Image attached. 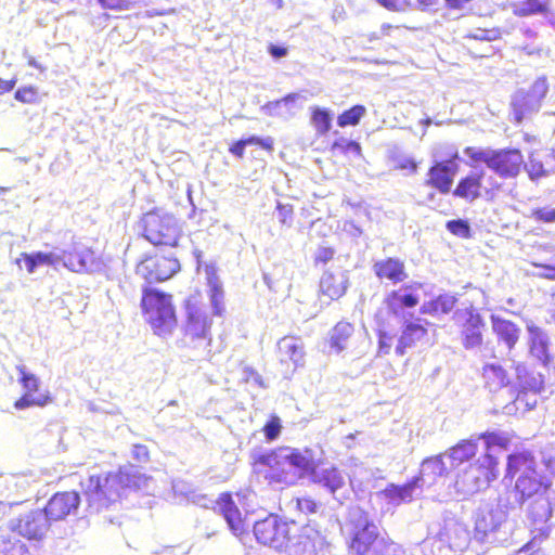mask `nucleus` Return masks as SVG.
Instances as JSON below:
<instances>
[{"label": "nucleus", "mask_w": 555, "mask_h": 555, "mask_svg": "<svg viewBox=\"0 0 555 555\" xmlns=\"http://www.w3.org/2000/svg\"><path fill=\"white\" fill-rule=\"evenodd\" d=\"M498 475V459L490 453H485L456 476L454 488L457 492L476 493L487 489Z\"/></svg>", "instance_id": "nucleus-5"}, {"label": "nucleus", "mask_w": 555, "mask_h": 555, "mask_svg": "<svg viewBox=\"0 0 555 555\" xmlns=\"http://www.w3.org/2000/svg\"><path fill=\"white\" fill-rule=\"evenodd\" d=\"M283 454L287 459L288 466L293 469L297 468L302 473L314 475L315 462L313 452L309 448L302 450L297 448L282 447Z\"/></svg>", "instance_id": "nucleus-21"}, {"label": "nucleus", "mask_w": 555, "mask_h": 555, "mask_svg": "<svg viewBox=\"0 0 555 555\" xmlns=\"http://www.w3.org/2000/svg\"><path fill=\"white\" fill-rule=\"evenodd\" d=\"M4 555H28V551L24 545H12Z\"/></svg>", "instance_id": "nucleus-62"}, {"label": "nucleus", "mask_w": 555, "mask_h": 555, "mask_svg": "<svg viewBox=\"0 0 555 555\" xmlns=\"http://www.w3.org/2000/svg\"><path fill=\"white\" fill-rule=\"evenodd\" d=\"M530 333V340H531V347H546L547 339L544 332L537 327V326H530L529 327Z\"/></svg>", "instance_id": "nucleus-53"}, {"label": "nucleus", "mask_w": 555, "mask_h": 555, "mask_svg": "<svg viewBox=\"0 0 555 555\" xmlns=\"http://www.w3.org/2000/svg\"><path fill=\"white\" fill-rule=\"evenodd\" d=\"M491 322L500 343L513 347L518 341L520 330L512 321L492 317Z\"/></svg>", "instance_id": "nucleus-25"}, {"label": "nucleus", "mask_w": 555, "mask_h": 555, "mask_svg": "<svg viewBox=\"0 0 555 555\" xmlns=\"http://www.w3.org/2000/svg\"><path fill=\"white\" fill-rule=\"evenodd\" d=\"M16 78H12L9 80L0 78V94H4L12 91L16 85Z\"/></svg>", "instance_id": "nucleus-58"}, {"label": "nucleus", "mask_w": 555, "mask_h": 555, "mask_svg": "<svg viewBox=\"0 0 555 555\" xmlns=\"http://www.w3.org/2000/svg\"><path fill=\"white\" fill-rule=\"evenodd\" d=\"M218 512L227 520L229 528L235 535H242L246 532L245 518L235 504L230 492H222L216 500Z\"/></svg>", "instance_id": "nucleus-19"}, {"label": "nucleus", "mask_w": 555, "mask_h": 555, "mask_svg": "<svg viewBox=\"0 0 555 555\" xmlns=\"http://www.w3.org/2000/svg\"><path fill=\"white\" fill-rule=\"evenodd\" d=\"M459 159V152L456 149L449 154L447 162L437 160L428 168L425 185L438 191L442 195H447L452 192V185L454 177L457 173L459 166L456 160Z\"/></svg>", "instance_id": "nucleus-13"}, {"label": "nucleus", "mask_w": 555, "mask_h": 555, "mask_svg": "<svg viewBox=\"0 0 555 555\" xmlns=\"http://www.w3.org/2000/svg\"><path fill=\"white\" fill-rule=\"evenodd\" d=\"M140 308L145 323L156 336L167 337L177 328L178 318L171 294L144 286Z\"/></svg>", "instance_id": "nucleus-1"}, {"label": "nucleus", "mask_w": 555, "mask_h": 555, "mask_svg": "<svg viewBox=\"0 0 555 555\" xmlns=\"http://www.w3.org/2000/svg\"><path fill=\"white\" fill-rule=\"evenodd\" d=\"M253 466L258 468L269 485L293 486L301 475H297L287 464L283 448L270 450L254 457Z\"/></svg>", "instance_id": "nucleus-7"}, {"label": "nucleus", "mask_w": 555, "mask_h": 555, "mask_svg": "<svg viewBox=\"0 0 555 555\" xmlns=\"http://www.w3.org/2000/svg\"><path fill=\"white\" fill-rule=\"evenodd\" d=\"M423 464L431 465L435 473L439 476H443L448 474V469L446 467L443 456L441 454L427 457Z\"/></svg>", "instance_id": "nucleus-52"}, {"label": "nucleus", "mask_w": 555, "mask_h": 555, "mask_svg": "<svg viewBox=\"0 0 555 555\" xmlns=\"http://www.w3.org/2000/svg\"><path fill=\"white\" fill-rule=\"evenodd\" d=\"M351 525L347 545L350 555H391L395 551L393 540L382 532L366 513Z\"/></svg>", "instance_id": "nucleus-3"}, {"label": "nucleus", "mask_w": 555, "mask_h": 555, "mask_svg": "<svg viewBox=\"0 0 555 555\" xmlns=\"http://www.w3.org/2000/svg\"><path fill=\"white\" fill-rule=\"evenodd\" d=\"M347 291L346 282L334 273L325 272L320 280V298H324L326 304L338 300Z\"/></svg>", "instance_id": "nucleus-23"}, {"label": "nucleus", "mask_w": 555, "mask_h": 555, "mask_svg": "<svg viewBox=\"0 0 555 555\" xmlns=\"http://www.w3.org/2000/svg\"><path fill=\"white\" fill-rule=\"evenodd\" d=\"M51 522L43 508H35L10 522V530L27 540H41L49 531Z\"/></svg>", "instance_id": "nucleus-14"}, {"label": "nucleus", "mask_w": 555, "mask_h": 555, "mask_svg": "<svg viewBox=\"0 0 555 555\" xmlns=\"http://www.w3.org/2000/svg\"><path fill=\"white\" fill-rule=\"evenodd\" d=\"M464 154L473 163H483L488 168H490L493 150H481L475 146H466L464 149Z\"/></svg>", "instance_id": "nucleus-41"}, {"label": "nucleus", "mask_w": 555, "mask_h": 555, "mask_svg": "<svg viewBox=\"0 0 555 555\" xmlns=\"http://www.w3.org/2000/svg\"><path fill=\"white\" fill-rule=\"evenodd\" d=\"M312 481L328 489L332 493L341 489L345 486V478L343 473L335 466L323 469L320 474L314 472Z\"/></svg>", "instance_id": "nucleus-26"}, {"label": "nucleus", "mask_w": 555, "mask_h": 555, "mask_svg": "<svg viewBox=\"0 0 555 555\" xmlns=\"http://www.w3.org/2000/svg\"><path fill=\"white\" fill-rule=\"evenodd\" d=\"M504 478L515 480L514 492L519 504L544 489L535 460L529 452H515L507 456Z\"/></svg>", "instance_id": "nucleus-2"}, {"label": "nucleus", "mask_w": 555, "mask_h": 555, "mask_svg": "<svg viewBox=\"0 0 555 555\" xmlns=\"http://www.w3.org/2000/svg\"><path fill=\"white\" fill-rule=\"evenodd\" d=\"M246 146L247 143L245 142V139H240L229 146V152L236 158L242 159L244 158Z\"/></svg>", "instance_id": "nucleus-55"}, {"label": "nucleus", "mask_w": 555, "mask_h": 555, "mask_svg": "<svg viewBox=\"0 0 555 555\" xmlns=\"http://www.w3.org/2000/svg\"><path fill=\"white\" fill-rule=\"evenodd\" d=\"M80 505V495L77 491L55 492L46 503L43 511L50 522L64 520L75 514Z\"/></svg>", "instance_id": "nucleus-16"}, {"label": "nucleus", "mask_w": 555, "mask_h": 555, "mask_svg": "<svg viewBox=\"0 0 555 555\" xmlns=\"http://www.w3.org/2000/svg\"><path fill=\"white\" fill-rule=\"evenodd\" d=\"M282 422L276 414H271L262 427V433L267 441H274L282 431Z\"/></svg>", "instance_id": "nucleus-38"}, {"label": "nucleus", "mask_w": 555, "mask_h": 555, "mask_svg": "<svg viewBox=\"0 0 555 555\" xmlns=\"http://www.w3.org/2000/svg\"><path fill=\"white\" fill-rule=\"evenodd\" d=\"M293 525L295 521H286L271 513L254 524L253 533L259 544L280 550L291 542Z\"/></svg>", "instance_id": "nucleus-8"}, {"label": "nucleus", "mask_w": 555, "mask_h": 555, "mask_svg": "<svg viewBox=\"0 0 555 555\" xmlns=\"http://www.w3.org/2000/svg\"><path fill=\"white\" fill-rule=\"evenodd\" d=\"M400 343L403 347L428 343L427 328L417 323H409L402 332Z\"/></svg>", "instance_id": "nucleus-30"}, {"label": "nucleus", "mask_w": 555, "mask_h": 555, "mask_svg": "<svg viewBox=\"0 0 555 555\" xmlns=\"http://www.w3.org/2000/svg\"><path fill=\"white\" fill-rule=\"evenodd\" d=\"M268 51L274 59H280L287 54V49L285 47L275 44H270Z\"/></svg>", "instance_id": "nucleus-60"}, {"label": "nucleus", "mask_w": 555, "mask_h": 555, "mask_svg": "<svg viewBox=\"0 0 555 555\" xmlns=\"http://www.w3.org/2000/svg\"><path fill=\"white\" fill-rule=\"evenodd\" d=\"M335 250L332 247L328 246H322L320 247L313 258V262L315 266L320 264H326L328 261H331L334 258Z\"/></svg>", "instance_id": "nucleus-50"}, {"label": "nucleus", "mask_w": 555, "mask_h": 555, "mask_svg": "<svg viewBox=\"0 0 555 555\" xmlns=\"http://www.w3.org/2000/svg\"><path fill=\"white\" fill-rule=\"evenodd\" d=\"M276 209L279 212V221L283 224H289L293 217V207L279 203Z\"/></svg>", "instance_id": "nucleus-54"}, {"label": "nucleus", "mask_w": 555, "mask_h": 555, "mask_svg": "<svg viewBox=\"0 0 555 555\" xmlns=\"http://www.w3.org/2000/svg\"><path fill=\"white\" fill-rule=\"evenodd\" d=\"M547 0H521L515 7V14L518 16H529L547 12Z\"/></svg>", "instance_id": "nucleus-34"}, {"label": "nucleus", "mask_w": 555, "mask_h": 555, "mask_svg": "<svg viewBox=\"0 0 555 555\" xmlns=\"http://www.w3.org/2000/svg\"><path fill=\"white\" fill-rule=\"evenodd\" d=\"M332 117L327 109L321 107H312L311 124L320 135L326 134L331 129Z\"/></svg>", "instance_id": "nucleus-36"}, {"label": "nucleus", "mask_w": 555, "mask_h": 555, "mask_svg": "<svg viewBox=\"0 0 555 555\" xmlns=\"http://www.w3.org/2000/svg\"><path fill=\"white\" fill-rule=\"evenodd\" d=\"M20 378L18 382L24 389L23 395L14 401V408L16 410H24L30 406L43 408L53 402V397L49 391L40 392V380L39 378L28 372L24 365L16 367Z\"/></svg>", "instance_id": "nucleus-12"}, {"label": "nucleus", "mask_w": 555, "mask_h": 555, "mask_svg": "<svg viewBox=\"0 0 555 555\" xmlns=\"http://www.w3.org/2000/svg\"><path fill=\"white\" fill-rule=\"evenodd\" d=\"M24 56L26 59V63L29 67L36 68L40 73H43L47 70V66L39 61L36 56L31 55L27 51L24 52Z\"/></svg>", "instance_id": "nucleus-57"}, {"label": "nucleus", "mask_w": 555, "mask_h": 555, "mask_svg": "<svg viewBox=\"0 0 555 555\" xmlns=\"http://www.w3.org/2000/svg\"><path fill=\"white\" fill-rule=\"evenodd\" d=\"M142 234L154 245L176 247L181 237V227L176 218L160 209L145 212L141 218Z\"/></svg>", "instance_id": "nucleus-6"}, {"label": "nucleus", "mask_w": 555, "mask_h": 555, "mask_svg": "<svg viewBox=\"0 0 555 555\" xmlns=\"http://www.w3.org/2000/svg\"><path fill=\"white\" fill-rule=\"evenodd\" d=\"M448 231L462 238H470L472 232L469 223L463 219L450 220L446 224Z\"/></svg>", "instance_id": "nucleus-42"}, {"label": "nucleus", "mask_w": 555, "mask_h": 555, "mask_svg": "<svg viewBox=\"0 0 555 555\" xmlns=\"http://www.w3.org/2000/svg\"><path fill=\"white\" fill-rule=\"evenodd\" d=\"M482 377L485 379L486 387L490 391H498L509 383L506 372L500 365H485L482 370Z\"/></svg>", "instance_id": "nucleus-28"}, {"label": "nucleus", "mask_w": 555, "mask_h": 555, "mask_svg": "<svg viewBox=\"0 0 555 555\" xmlns=\"http://www.w3.org/2000/svg\"><path fill=\"white\" fill-rule=\"evenodd\" d=\"M332 152H338L346 154L348 152H353L357 155L361 154V146L358 142L346 139H338L332 143L331 146Z\"/></svg>", "instance_id": "nucleus-45"}, {"label": "nucleus", "mask_w": 555, "mask_h": 555, "mask_svg": "<svg viewBox=\"0 0 555 555\" xmlns=\"http://www.w3.org/2000/svg\"><path fill=\"white\" fill-rule=\"evenodd\" d=\"M326 540L322 531L311 524L301 527L289 555H323Z\"/></svg>", "instance_id": "nucleus-17"}, {"label": "nucleus", "mask_w": 555, "mask_h": 555, "mask_svg": "<svg viewBox=\"0 0 555 555\" xmlns=\"http://www.w3.org/2000/svg\"><path fill=\"white\" fill-rule=\"evenodd\" d=\"M14 99L24 104H34L39 99L38 89L34 86H24L14 93Z\"/></svg>", "instance_id": "nucleus-43"}, {"label": "nucleus", "mask_w": 555, "mask_h": 555, "mask_svg": "<svg viewBox=\"0 0 555 555\" xmlns=\"http://www.w3.org/2000/svg\"><path fill=\"white\" fill-rule=\"evenodd\" d=\"M398 168L400 169H406L411 172H415L417 170V164L414 159L412 158H408V159H404L403 162H401L399 165H398Z\"/></svg>", "instance_id": "nucleus-61"}, {"label": "nucleus", "mask_w": 555, "mask_h": 555, "mask_svg": "<svg viewBox=\"0 0 555 555\" xmlns=\"http://www.w3.org/2000/svg\"><path fill=\"white\" fill-rule=\"evenodd\" d=\"M422 481L423 476L420 474L403 485L389 483L383 490V494L396 504L408 503L413 500V492Z\"/></svg>", "instance_id": "nucleus-22"}, {"label": "nucleus", "mask_w": 555, "mask_h": 555, "mask_svg": "<svg viewBox=\"0 0 555 555\" xmlns=\"http://www.w3.org/2000/svg\"><path fill=\"white\" fill-rule=\"evenodd\" d=\"M530 218L537 222L552 223L555 222V208L539 207L530 212Z\"/></svg>", "instance_id": "nucleus-46"}, {"label": "nucleus", "mask_w": 555, "mask_h": 555, "mask_svg": "<svg viewBox=\"0 0 555 555\" xmlns=\"http://www.w3.org/2000/svg\"><path fill=\"white\" fill-rule=\"evenodd\" d=\"M247 145H257L268 153H272L274 150V140L271 137L259 138L257 135H250L245 138Z\"/></svg>", "instance_id": "nucleus-49"}, {"label": "nucleus", "mask_w": 555, "mask_h": 555, "mask_svg": "<svg viewBox=\"0 0 555 555\" xmlns=\"http://www.w3.org/2000/svg\"><path fill=\"white\" fill-rule=\"evenodd\" d=\"M527 172L529 178L533 181L547 175V171L544 169L543 164L540 160L535 159H530Z\"/></svg>", "instance_id": "nucleus-51"}, {"label": "nucleus", "mask_w": 555, "mask_h": 555, "mask_svg": "<svg viewBox=\"0 0 555 555\" xmlns=\"http://www.w3.org/2000/svg\"><path fill=\"white\" fill-rule=\"evenodd\" d=\"M373 271L379 281L399 284L408 279L404 261L395 257H387L373 264Z\"/></svg>", "instance_id": "nucleus-20"}, {"label": "nucleus", "mask_w": 555, "mask_h": 555, "mask_svg": "<svg viewBox=\"0 0 555 555\" xmlns=\"http://www.w3.org/2000/svg\"><path fill=\"white\" fill-rule=\"evenodd\" d=\"M387 307L393 311L399 308H414L418 305L420 299L413 293L401 295L399 291H391L385 299Z\"/></svg>", "instance_id": "nucleus-32"}, {"label": "nucleus", "mask_w": 555, "mask_h": 555, "mask_svg": "<svg viewBox=\"0 0 555 555\" xmlns=\"http://www.w3.org/2000/svg\"><path fill=\"white\" fill-rule=\"evenodd\" d=\"M478 451V446L475 440L463 439L449 450L450 459L456 464L470 461Z\"/></svg>", "instance_id": "nucleus-29"}, {"label": "nucleus", "mask_w": 555, "mask_h": 555, "mask_svg": "<svg viewBox=\"0 0 555 555\" xmlns=\"http://www.w3.org/2000/svg\"><path fill=\"white\" fill-rule=\"evenodd\" d=\"M547 93L543 80L534 81L528 89H520L512 96L511 107L515 124H521L531 113L538 112Z\"/></svg>", "instance_id": "nucleus-10"}, {"label": "nucleus", "mask_w": 555, "mask_h": 555, "mask_svg": "<svg viewBox=\"0 0 555 555\" xmlns=\"http://www.w3.org/2000/svg\"><path fill=\"white\" fill-rule=\"evenodd\" d=\"M420 2L426 5H430L435 2V0H420Z\"/></svg>", "instance_id": "nucleus-64"}, {"label": "nucleus", "mask_w": 555, "mask_h": 555, "mask_svg": "<svg viewBox=\"0 0 555 555\" xmlns=\"http://www.w3.org/2000/svg\"><path fill=\"white\" fill-rule=\"evenodd\" d=\"M450 309L448 300L442 296H438L437 298L424 304L421 311L422 313L436 315L448 313Z\"/></svg>", "instance_id": "nucleus-40"}, {"label": "nucleus", "mask_w": 555, "mask_h": 555, "mask_svg": "<svg viewBox=\"0 0 555 555\" xmlns=\"http://www.w3.org/2000/svg\"><path fill=\"white\" fill-rule=\"evenodd\" d=\"M207 282L210 287V301L214 307L215 314L221 315L223 313V289L219 283L218 276L214 271L207 276Z\"/></svg>", "instance_id": "nucleus-33"}, {"label": "nucleus", "mask_w": 555, "mask_h": 555, "mask_svg": "<svg viewBox=\"0 0 555 555\" xmlns=\"http://www.w3.org/2000/svg\"><path fill=\"white\" fill-rule=\"evenodd\" d=\"M519 387L520 390L525 393L532 392V393H539L544 388V379L542 374L538 373H529L525 372V374L521 376L519 375Z\"/></svg>", "instance_id": "nucleus-37"}, {"label": "nucleus", "mask_w": 555, "mask_h": 555, "mask_svg": "<svg viewBox=\"0 0 555 555\" xmlns=\"http://www.w3.org/2000/svg\"><path fill=\"white\" fill-rule=\"evenodd\" d=\"M478 439H481L485 441L487 450H489L493 447L506 449L509 444V438L507 436L499 434V433H494V431L481 433L478 436Z\"/></svg>", "instance_id": "nucleus-39"}, {"label": "nucleus", "mask_w": 555, "mask_h": 555, "mask_svg": "<svg viewBox=\"0 0 555 555\" xmlns=\"http://www.w3.org/2000/svg\"><path fill=\"white\" fill-rule=\"evenodd\" d=\"M295 502L296 509L305 515L315 514L320 507V503L310 495L297 498Z\"/></svg>", "instance_id": "nucleus-44"}, {"label": "nucleus", "mask_w": 555, "mask_h": 555, "mask_svg": "<svg viewBox=\"0 0 555 555\" xmlns=\"http://www.w3.org/2000/svg\"><path fill=\"white\" fill-rule=\"evenodd\" d=\"M130 476L117 470L88 477L85 495L89 507L100 512L118 502L129 487Z\"/></svg>", "instance_id": "nucleus-4"}, {"label": "nucleus", "mask_w": 555, "mask_h": 555, "mask_svg": "<svg viewBox=\"0 0 555 555\" xmlns=\"http://www.w3.org/2000/svg\"><path fill=\"white\" fill-rule=\"evenodd\" d=\"M63 260L70 270L80 272L88 270L94 263L95 256L90 248H74L64 251Z\"/></svg>", "instance_id": "nucleus-24"}, {"label": "nucleus", "mask_w": 555, "mask_h": 555, "mask_svg": "<svg viewBox=\"0 0 555 555\" xmlns=\"http://www.w3.org/2000/svg\"><path fill=\"white\" fill-rule=\"evenodd\" d=\"M483 170L472 171L461 177L452 190V195L455 198L462 199L466 203H473L482 197L483 191Z\"/></svg>", "instance_id": "nucleus-18"}, {"label": "nucleus", "mask_w": 555, "mask_h": 555, "mask_svg": "<svg viewBox=\"0 0 555 555\" xmlns=\"http://www.w3.org/2000/svg\"><path fill=\"white\" fill-rule=\"evenodd\" d=\"M383 7L388 10L399 11L409 4L410 0H377Z\"/></svg>", "instance_id": "nucleus-56"}, {"label": "nucleus", "mask_w": 555, "mask_h": 555, "mask_svg": "<svg viewBox=\"0 0 555 555\" xmlns=\"http://www.w3.org/2000/svg\"><path fill=\"white\" fill-rule=\"evenodd\" d=\"M481 343L482 337L478 326H470L464 331V344L466 347H476Z\"/></svg>", "instance_id": "nucleus-48"}, {"label": "nucleus", "mask_w": 555, "mask_h": 555, "mask_svg": "<svg viewBox=\"0 0 555 555\" xmlns=\"http://www.w3.org/2000/svg\"><path fill=\"white\" fill-rule=\"evenodd\" d=\"M365 113L366 108L364 105H353L338 115L337 125L341 128L357 126Z\"/></svg>", "instance_id": "nucleus-35"}, {"label": "nucleus", "mask_w": 555, "mask_h": 555, "mask_svg": "<svg viewBox=\"0 0 555 555\" xmlns=\"http://www.w3.org/2000/svg\"><path fill=\"white\" fill-rule=\"evenodd\" d=\"M98 2L103 10L115 12L127 11L132 7L131 0H98Z\"/></svg>", "instance_id": "nucleus-47"}, {"label": "nucleus", "mask_w": 555, "mask_h": 555, "mask_svg": "<svg viewBox=\"0 0 555 555\" xmlns=\"http://www.w3.org/2000/svg\"><path fill=\"white\" fill-rule=\"evenodd\" d=\"M180 270L176 257L155 254L145 256L137 264L135 272L147 283H159L171 279Z\"/></svg>", "instance_id": "nucleus-11"}, {"label": "nucleus", "mask_w": 555, "mask_h": 555, "mask_svg": "<svg viewBox=\"0 0 555 555\" xmlns=\"http://www.w3.org/2000/svg\"><path fill=\"white\" fill-rule=\"evenodd\" d=\"M540 268L544 269L543 276L550 280H555V267L550 264H540Z\"/></svg>", "instance_id": "nucleus-63"}, {"label": "nucleus", "mask_w": 555, "mask_h": 555, "mask_svg": "<svg viewBox=\"0 0 555 555\" xmlns=\"http://www.w3.org/2000/svg\"><path fill=\"white\" fill-rule=\"evenodd\" d=\"M525 167V159L519 149L493 150L490 168L504 179L516 178Z\"/></svg>", "instance_id": "nucleus-15"}, {"label": "nucleus", "mask_w": 555, "mask_h": 555, "mask_svg": "<svg viewBox=\"0 0 555 555\" xmlns=\"http://www.w3.org/2000/svg\"><path fill=\"white\" fill-rule=\"evenodd\" d=\"M185 323L184 335L189 339L201 344L211 341V320L209 319L206 306L201 301L198 295H192L185 300Z\"/></svg>", "instance_id": "nucleus-9"}, {"label": "nucleus", "mask_w": 555, "mask_h": 555, "mask_svg": "<svg viewBox=\"0 0 555 555\" xmlns=\"http://www.w3.org/2000/svg\"><path fill=\"white\" fill-rule=\"evenodd\" d=\"M354 327L351 323L340 321L330 332V344L332 347H344L351 343Z\"/></svg>", "instance_id": "nucleus-31"}, {"label": "nucleus", "mask_w": 555, "mask_h": 555, "mask_svg": "<svg viewBox=\"0 0 555 555\" xmlns=\"http://www.w3.org/2000/svg\"><path fill=\"white\" fill-rule=\"evenodd\" d=\"M24 262L25 269L28 273H33L38 267L53 266L56 262V257L52 253L36 251L33 254L22 253L16 259V263L21 266Z\"/></svg>", "instance_id": "nucleus-27"}, {"label": "nucleus", "mask_w": 555, "mask_h": 555, "mask_svg": "<svg viewBox=\"0 0 555 555\" xmlns=\"http://www.w3.org/2000/svg\"><path fill=\"white\" fill-rule=\"evenodd\" d=\"M133 455L138 460L147 461L150 457V452L145 446L137 444L133 450Z\"/></svg>", "instance_id": "nucleus-59"}]
</instances>
